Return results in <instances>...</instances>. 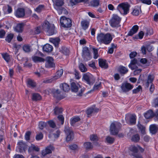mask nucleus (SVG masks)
I'll list each match as a JSON object with an SVG mask.
<instances>
[{
    "label": "nucleus",
    "instance_id": "1",
    "mask_svg": "<svg viewBox=\"0 0 158 158\" xmlns=\"http://www.w3.org/2000/svg\"><path fill=\"white\" fill-rule=\"evenodd\" d=\"M97 39L98 42L100 44H103L106 45H108L110 43L113 38L111 35L109 33L106 34L101 33L97 35Z\"/></svg>",
    "mask_w": 158,
    "mask_h": 158
},
{
    "label": "nucleus",
    "instance_id": "3",
    "mask_svg": "<svg viewBox=\"0 0 158 158\" xmlns=\"http://www.w3.org/2000/svg\"><path fill=\"white\" fill-rule=\"evenodd\" d=\"M121 124L117 122L112 123L110 127V134L113 135H115L118 133L119 129L121 127Z\"/></svg>",
    "mask_w": 158,
    "mask_h": 158
},
{
    "label": "nucleus",
    "instance_id": "49",
    "mask_svg": "<svg viewBox=\"0 0 158 158\" xmlns=\"http://www.w3.org/2000/svg\"><path fill=\"white\" fill-rule=\"evenodd\" d=\"M144 33L143 31H141L139 33L138 35H135L134 38L135 39L139 38L140 39H142Z\"/></svg>",
    "mask_w": 158,
    "mask_h": 158
},
{
    "label": "nucleus",
    "instance_id": "8",
    "mask_svg": "<svg viewBox=\"0 0 158 158\" xmlns=\"http://www.w3.org/2000/svg\"><path fill=\"white\" fill-rule=\"evenodd\" d=\"M71 88L72 91L74 92H77L79 89H80V92L78 94V96H81L82 94L84 91V89L81 88L80 85L78 83L73 82L71 84Z\"/></svg>",
    "mask_w": 158,
    "mask_h": 158
},
{
    "label": "nucleus",
    "instance_id": "56",
    "mask_svg": "<svg viewBox=\"0 0 158 158\" xmlns=\"http://www.w3.org/2000/svg\"><path fill=\"white\" fill-rule=\"evenodd\" d=\"M43 137V134L41 132L37 134L36 136V139L37 140H39L42 139Z\"/></svg>",
    "mask_w": 158,
    "mask_h": 158
},
{
    "label": "nucleus",
    "instance_id": "58",
    "mask_svg": "<svg viewBox=\"0 0 158 158\" xmlns=\"http://www.w3.org/2000/svg\"><path fill=\"white\" fill-rule=\"evenodd\" d=\"M90 139L91 141H96L98 140V138L96 135H90Z\"/></svg>",
    "mask_w": 158,
    "mask_h": 158
},
{
    "label": "nucleus",
    "instance_id": "47",
    "mask_svg": "<svg viewBox=\"0 0 158 158\" xmlns=\"http://www.w3.org/2000/svg\"><path fill=\"white\" fill-rule=\"evenodd\" d=\"M106 142L112 144L113 143L114 141V139L110 136L107 137L106 138Z\"/></svg>",
    "mask_w": 158,
    "mask_h": 158
},
{
    "label": "nucleus",
    "instance_id": "57",
    "mask_svg": "<svg viewBox=\"0 0 158 158\" xmlns=\"http://www.w3.org/2000/svg\"><path fill=\"white\" fill-rule=\"evenodd\" d=\"M152 104L155 107H158V97L153 100Z\"/></svg>",
    "mask_w": 158,
    "mask_h": 158
},
{
    "label": "nucleus",
    "instance_id": "48",
    "mask_svg": "<svg viewBox=\"0 0 158 158\" xmlns=\"http://www.w3.org/2000/svg\"><path fill=\"white\" fill-rule=\"evenodd\" d=\"M14 36V35L12 34H8L6 37V40L8 43L10 42Z\"/></svg>",
    "mask_w": 158,
    "mask_h": 158
},
{
    "label": "nucleus",
    "instance_id": "9",
    "mask_svg": "<svg viewBox=\"0 0 158 158\" xmlns=\"http://www.w3.org/2000/svg\"><path fill=\"white\" fill-rule=\"evenodd\" d=\"M82 56L85 61H88L91 59L92 57L88 48L85 47L83 48Z\"/></svg>",
    "mask_w": 158,
    "mask_h": 158
},
{
    "label": "nucleus",
    "instance_id": "7",
    "mask_svg": "<svg viewBox=\"0 0 158 158\" xmlns=\"http://www.w3.org/2000/svg\"><path fill=\"white\" fill-rule=\"evenodd\" d=\"M67 141L72 140L73 138L74 134L72 130L68 126H66L64 130Z\"/></svg>",
    "mask_w": 158,
    "mask_h": 158
},
{
    "label": "nucleus",
    "instance_id": "27",
    "mask_svg": "<svg viewBox=\"0 0 158 158\" xmlns=\"http://www.w3.org/2000/svg\"><path fill=\"white\" fill-rule=\"evenodd\" d=\"M90 3L91 6L97 7L99 6L101 2L100 0H93L90 2Z\"/></svg>",
    "mask_w": 158,
    "mask_h": 158
},
{
    "label": "nucleus",
    "instance_id": "5",
    "mask_svg": "<svg viewBox=\"0 0 158 158\" xmlns=\"http://www.w3.org/2000/svg\"><path fill=\"white\" fill-rule=\"evenodd\" d=\"M64 0H56L55 1H53L55 4L54 8L57 10L59 14H61L63 11L66 10L65 9L61 7L64 3Z\"/></svg>",
    "mask_w": 158,
    "mask_h": 158
},
{
    "label": "nucleus",
    "instance_id": "43",
    "mask_svg": "<svg viewBox=\"0 0 158 158\" xmlns=\"http://www.w3.org/2000/svg\"><path fill=\"white\" fill-rule=\"evenodd\" d=\"M140 139V137L139 135L136 134L133 135L131 138L132 141L134 142H137L139 141Z\"/></svg>",
    "mask_w": 158,
    "mask_h": 158
},
{
    "label": "nucleus",
    "instance_id": "13",
    "mask_svg": "<svg viewBox=\"0 0 158 158\" xmlns=\"http://www.w3.org/2000/svg\"><path fill=\"white\" fill-rule=\"evenodd\" d=\"M47 61L45 63V66L47 68L53 67L55 64L54 63L53 58L51 57H48L46 59Z\"/></svg>",
    "mask_w": 158,
    "mask_h": 158
},
{
    "label": "nucleus",
    "instance_id": "23",
    "mask_svg": "<svg viewBox=\"0 0 158 158\" xmlns=\"http://www.w3.org/2000/svg\"><path fill=\"white\" fill-rule=\"evenodd\" d=\"M52 24H51L48 21H45L42 24V30L45 32L50 27Z\"/></svg>",
    "mask_w": 158,
    "mask_h": 158
},
{
    "label": "nucleus",
    "instance_id": "55",
    "mask_svg": "<svg viewBox=\"0 0 158 158\" xmlns=\"http://www.w3.org/2000/svg\"><path fill=\"white\" fill-rule=\"evenodd\" d=\"M62 53L66 55H68L69 52V49L65 47H64L62 48Z\"/></svg>",
    "mask_w": 158,
    "mask_h": 158
},
{
    "label": "nucleus",
    "instance_id": "10",
    "mask_svg": "<svg viewBox=\"0 0 158 158\" xmlns=\"http://www.w3.org/2000/svg\"><path fill=\"white\" fill-rule=\"evenodd\" d=\"M83 78L89 85L92 84L94 81V78L93 76L90 73H88L84 74Z\"/></svg>",
    "mask_w": 158,
    "mask_h": 158
},
{
    "label": "nucleus",
    "instance_id": "14",
    "mask_svg": "<svg viewBox=\"0 0 158 158\" xmlns=\"http://www.w3.org/2000/svg\"><path fill=\"white\" fill-rule=\"evenodd\" d=\"M47 34L48 35H52L57 32L56 30L55 29L54 25L52 24L50 27L45 31Z\"/></svg>",
    "mask_w": 158,
    "mask_h": 158
},
{
    "label": "nucleus",
    "instance_id": "25",
    "mask_svg": "<svg viewBox=\"0 0 158 158\" xmlns=\"http://www.w3.org/2000/svg\"><path fill=\"white\" fill-rule=\"evenodd\" d=\"M40 148H39L33 144H31V145L29 147L28 149V151L30 153H31L34 151L38 152Z\"/></svg>",
    "mask_w": 158,
    "mask_h": 158
},
{
    "label": "nucleus",
    "instance_id": "6",
    "mask_svg": "<svg viewBox=\"0 0 158 158\" xmlns=\"http://www.w3.org/2000/svg\"><path fill=\"white\" fill-rule=\"evenodd\" d=\"M121 20V18L118 15L116 14L113 15L110 22L111 26L112 27H118L119 26V24Z\"/></svg>",
    "mask_w": 158,
    "mask_h": 158
},
{
    "label": "nucleus",
    "instance_id": "53",
    "mask_svg": "<svg viewBox=\"0 0 158 158\" xmlns=\"http://www.w3.org/2000/svg\"><path fill=\"white\" fill-rule=\"evenodd\" d=\"M46 123L44 122H40L39 123V127L41 130H42L46 127Z\"/></svg>",
    "mask_w": 158,
    "mask_h": 158
},
{
    "label": "nucleus",
    "instance_id": "51",
    "mask_svg": "<svg viewBox=\"0 0 158 158\" xmlns=\"http://www.w3.org/2000/svg\"><path fill=\"white\" fill-rule=\"evenodd\" d=\"M18 144V145L19 148L20 149L19 151L21 152L20 150H22L24 148V147L25 145V143H23L22 141H21L19 142Z\"/></svg>",
    "mask_w": 158,
    "mask_h": 158
},
{
    "label": "nucleus",
    "instance_id": "28",
    "mask_svg": "<svg viewBox=\"0 0 158 158\" xmlns=\"http://www.w3.org/2000/svg\"><path fill=\"white\" fill-rule=\"evenodd\" d=\"M31 58L33 61L35 62H44L45 61V60L44 58L37 56H32Z\"/></svg>",
    "mask_w": 158,
    "mask_h": 158
},
{
    "label": "nucleus",
    "instance_id": "41",
    "mask_svg": "<svg viewBox=\"0 0 158 158\" xmlns=\"http://www.w3.org/2000/svg\"><path fill=\"white\" fill-rule=\"evenodd\" d=\"M137 127L140 130L142 134H144L145 133V127L141 125L140 123H139L137 125Z\"/></svg>",
    "mask_w": 158,
    "mask_h": 158
},
{
    "label": "nucleus",
    "instance_id": "16",
    "mask_svg": "<svg viewBox=\"0 0 158 158\" xmlns=\"http://www.w3.org/2000/svg\"><path fill=\"white\" fill-rule=\"evenodd\" d=\"M138 62L139 60L135 58H134L131 61L130 64L128 65L129 67L132 70L135 69V67L136 66V64H138Z\"/></svg>",
    "mask_w": 158,
    "mask_h": 158
},
{
    "label": "nucleus",
    "instance_id": "38",
    "mask_svg": "<svg viewBox=\"0 0 158 158\" xmlns=\"http://www.w3.org/2000/svg\"><path fill=\"white\" fill-rule=\"evenodd\" d=\"M130 123L131 124H135L136 123V116L135 115H132L129 117Z\"/></svg>",
    "mask_w": 158,
    "mask_h": 158
},
{
    "label": "nucleus",
    "instance_id": "42",
    "mask_svg": "<svg viewBox=\"0 0 158 158\" xmlns=\"http://www.w3.org/2000/svg\"><path fill=\"white\" fill-rule=\"evenodd\" d=\"M54 113L55 115L61 113L63 111L62 109L61 108H59L58 107L55 108L54 110Z\"/></svg>",
    "mask_w": 158,
    "mask_h": 158
},
{
    "label": "nucleus",
    "instance_id": "15",
    "mask_svg": "<svg viewBox=\"0 0 158 158\" xmlns=\"http://www.w3.org/2000/svg\"><path fill=\"white\" fill-rule=\"evenodd\" d=\"M15 16L19 18L23 17L25 15V10L24 9L19 8L15 13Z\"/></svg>",
    "mask_w": 158,
    "mask_h": 158
},
{
    "label": "nucleus",
    "instance_id": "35",
    "mask_svg": "<svg viewBox=\"0 0 158 158\" xmlns=\"http://www.w3.org/2000/svg\"><path fill=\"white\" fill-rule=\"evenodd\" d=\"M23 49L25 52L28 53L31 51V48L29 45L25 44L23 46Z\"/></svg>",
    "mask_w": 158,
    "mask_h": 158
},
{
    "label": "nucleus",
    "instance_id": "21",
    "mask_svg": "<svg viewBox=\"0 0 158 158\" xmlns=\"http://www.w3.org/2000/svg\"><path fill=\"white\" fill-rule=\"evenodd\" d=\"M89 24V22L86 20L82 21L81 23V25L82 28L84 30L87 29Z\"/></svg>",
    "mask_w": 158,
    "mask_h": 158
},
{
    "label": "nucleus",
    "instance_id": "12",
    "mask_svg": "<svg viewBox=\"0 0 158 158\" xmlns=\"http://www.w3.org/2000/svg\"><path fill=\"white\" fill-rule=\"evenodd\" d=\"M54 149V148L53 146H48L42 151V155L43 156H44L47 154L51 153L52 151H53Z\"/></svg>",
    "mask_w": 158,
    "mask_h": 158
},
{
    "label": "nucleus",
    "instance_id": "59",
    "mask_svg": "<svg viewBox=\"0 0 158 158\" xmlns=\"http://www.w3.org/2000/svg\"><path fill=\"white\" fill-rule=\"evenodd\" d=\"M31 134V132L30 131H28L26 132L25 135V138L26 140H30Z\"/></svg>",
    "mask_w": 158,
    "mask_h": 158
},
{
    "label": "nucleus",
    "instance_id": "2",
    "mask_svg": "<svg viewBox=\"0 0 158 158\" xmlns=\"http://www.w3.org/2000/svg\"><path fill=\"white\" fill-rule=\"evenodd\" d=\"M130 5L127 3H122L119 4L118 9L121 14L127 15L129 12Z\"/></svg>",
    "mask_w": 158,
    "mask_h": 158
},
{
    "label": "nucleus",
    "instance_id": "46",
    "mask_svg": "<svg viewBox=\"0 0 158 158\" xmlns=\"http://www.w3.org/2000/svg\"><path fill=\"white\" fill-rule=\"evenodd\" d=\"M139 10H141L140 8H135L132 12V14L134 15L138 16L140 13Z\"/></svg>",
    "mask_w": 158,
    "mask_h": 158
},
{
    "label": "nucleus",
    "instance_id": "40",
    "mask_svg": "<svg viewBox=\"0 0 158 158\" xmlns=\"http://www.w3.org/2000/svg\"><path fill=\"white\" fill-rule=\"evenodd\" d=\"M79 67L80 70L82 72H85L87 71L86 67L83 63H80Z\"/></svg>",
    "mask_w": 158,
    "mask_h": 158
},
{
    "label": "nucleus",
    "instance_id": "45",
    "mask_svg": "<svg viewBox=\"0 0 158 158\" xmlns=\"http://www.w3.org/2000/svg\"><path fill=\"white\" fill-rule=\"evenodd\" d=\"M44 9V6L43 5H40L37 7L35 10L37 12L39 13L41 12Z\"/></svg>",
    "mask_w": 158,
    "mask_h": 158
},
{
    "label": "nucleus",
    "instance_id": "50",
    "mask_svg": "<svg viewBox=\"0 0 158 158\" xmlns=\"http://www.w3.org/2000/svg\"><path fill=\"white\" fill-rule=\"evenodd\" d=\"M48 123L49 126L52 128H55L56 127V125L55 122L52 120H51L48 121Z\"/></svg>",
    "mask_w": 158,
    "mask_h": 158
},
{
    "label": "nucleus",
    "instance_id": "44",
    "mask_svg": "<svg viewBox=\"0 0 158 158\" xmlns=\"http://www.w3.org/2000/svg\"><path fill=\"white\" fill-rule=\"evenodd\" d=\"M3 10L4 11L7 10L8 13H11L12 11L11 7L9 5H7L6 6H4L3 8Z\"/></svg>",
    "mask_w": 158,
    "mask_h": 158
},
{
    "label": "nucleus",
    "instance_id": "54",
    "mask_svg": "<svg viewBox=\"0 0 158 158\" xmlns=\"http://www.w3.org/2000/svg\"><path fill=\"white\" fill-rule=\"evenodd\" d=\"M101 83L99 82L98 84H95L93 87V90H96L99 89L101 88Z\"/></svg>",
    "mask_w": 158,
    "mask_h": 158
},
{
    "label": "nucleus",
    "instance_id": "31",
    "mask_svg": "<svg viewBox=\"0 0 158 158\" xmlns=\"http://www.w3.org/2000/svg\"><path fill=\"white\" fill-rule=\"evenodd\" d=\"M128 71V69L125 67L121 66L119 68L118 72L121 74H125Z\"/></svg>",
    "mask_w": 158,
    "mask_h": 158
},
{
    "label": "nucleus",
    "instance_id": "39",
    "mask_svg": "<svg viewBox=\"0 0 158 158\" xmlns=\"http://www.w3.org/2000/svg\"><path fill=\"white\" fill-rule=\"evenodd\" d=\"M63 69H60L57 71L56 73V75L53 77L54 79H56L60 78L62 75L63 73Z\"/></svg>",
    "mask_w": 158,
    "mask_h": 158
},
{
    "label": "nucleus",
    "instance_id": "32",
    "mask_svg": "<svg viewBox=\"0 0 158 158\" xmlns=\"http://www.w3.org/2000/svg\"><path fill=\"white\" fill-rule=\"evenodd\" d=\"M50 41L52 43L55 47H57L60 41V40L58 38H51L50 39Z\"/></svg>",
    "mask_w": 158,
    "mask_h": 158
},
{
    "label": "nucleus",
    "instance_id": "36",
    "mask_svg": "<svg viewBox=\"0 0 158 158\" xmlns=\"http://www.w3.org/2000/svg\"><path fill=\"white\" fill-rule=\"evenodd\" d=\"M41 98L40 95L38 93H34L32 94V99L33 101L40 100Z\"/></svg>",
    "mask_w": 158,
    "mask_h": 158
},
{
    "label": "nucleus",
    "instance_id": "22",
    "mask_svg": "<svg viewBox=\"0 0 158 158\" xmlns=\"http://www.w3.org/2000/svg\"><path fill=\"white\" fill-rule=\"evenodd\" d=\"M52 46L49 44H46L43 48V50L47 52H51L53 50Z\"/></svg>",
    "mask_w": 158,
    "mask_h": 158
},
{
    "label": "nucleus",
    "instance_id": "64",
    "mask_svg": "<svg viewBox=\"0 0 158 158\" xmlns=\"http://www.w3.org/2000/svg\"><path fill=\"white\" fill-rule=\"evenodd\" d=\"M146 34L148 35H152L153 34V31L151 28H148L146 29Z\"/></svg>",
    "mask_w": 158,
    "mask_h": 158
},
{
    "label": "nucleus",
    "instance_id": "60",
    "mask_svg": "<svg viewBox=\"0 0 158 158\" xmlns=\"http://www.w3.org/2000/svg\"><path fill=\"white\" fill-rule=\"evenodd\" d=\"M58 119L61 121V124L63 125L64 122V118L62 115H60L57 117Z\"/></svg>",
    "mask_w": 158,
    "mask_h": 158
},
{
    "label": "nucleus",
    "instance_id": "20",
    "mask_svg": "<svg viewBox=\"0 0 158 158\" xmlns=\"http://www.w3.org/2000/svg\"><path fill=\"white\" fill-rule=\"evenodd\" d=\"M99 64L100 67L102 68L106 69L108 68V64L106 63V61L102 59L99 60Z\"/></svg>",
    "mask_w": 158,
    "mask_h": 158
},
{
    "label": "nucleus",
    "instance_id": "61",
    "mask_svg": "<svg viewBox=\"0 0 158 158\" xmlns=\"http://www.w3.org/2000/svg\"><path fill=\"white\" fill-rule=\"evenodd\" d=\"M94 51V59H97L98 56V51L97 49L94 48H93Z\"/></svg>",
    "mask_w": 158,
    "mask_h": 158
},
{
    "label": "nucleus",
    "instance_id": "19",
    "mask_svg": "<svg viewBox=\"0 0 158 158\" xmlns=\"http://www.w3.org/2000/svg\"><path fill=\"white\" fill-rule=\"evenodd\" d=\"M155 78V75L153 74H149L147 77L146 84L148 86L150 84L152 83Z\"/></svg>",
    "mask_w": 158,
    "mask_h": 158
},
{
    "label": "nucleus",
    "instance_id": "4",
    "mask_svg": "<svg viewBox=\"0 0 158 158\" xmlns=\"http://www.w3.org/2000/svg\"><path fill=\"white\" fill-rule=\"evenodd\" d=\"M60 22L61 26L64 28L70 27L72 25L71 19L64 16H63L60 18Z\"/></svg>",
    "mask_w": 158,
    "mask_h": 158
},
{
    "label": "nucleus",
    "instance_id": "34",
    "mask_svg": "<svg viewBox=\"0 0 158 158\" xmlns=\"http://www.w3.org/2000/svg\"><path fill=\"white\" fill-rule=\"evenodd\" d=\"M27 86L30 87L34 88L36 86V83L31 79H28L27 80Z\"/></svg>",
    "mask_w": 158,
    "mask_h": 158
},
{
    "label": "nucleus",
    "instance_id": "63",
    "mask_svg": "<svg viewBox=\"0 0 158 158\" xmlns=\"http://www.w3.org/2000/svg\"><path fill=\"white\" fill-rule=\"evenodd\" d=\"M69 147L70 149L72 150H77L78 148L77 146L75 144L69 145Z\"/></svg>",
    "mask_w": 158,
    "mask_h": 158
},
{
    "label": "nucleus",
    "instance_id": "52",
    "mask_svg": "<svg viewBox=\"0 0 158 158\" xmlns=\"http://www.w3.org/2000/svg\"><path fill=\"white\" fill-rule=\"evenodd\" d=\"M142 88L140 85H139L136 88L133 90L132 92L133 94H137L142 90Z\"/></svg>",
    "mask_w": 158,
    "mask_h": 158
},
{
    "label": "nucleus",
    "instance_id": "11",
    "mask_svg": "<svg viewBox=\"0 0 158 158\" xmlns=\"http://www.w3.org/2000/svg\"><path fill=\"white\" fill-rule=\"evenodd\" d=\"M134 86L129 83H123L121 88L124 92H127L133 88Z\"/></svg>",
    "mask_w": 158,
    "mask_h": 158
},
{
    "label": "nucleus",
    "instance_id": "18",
    "mask_svg": "<svg viewBox=\"0 0 158 158\" xmlns=\"http://www.w3.org/2000/svg\"><path fill=\"white\" fill-rule=\"evenodd\" d=\"M24 24L23 23L18 24L15 28V31L18 32H21L23 31Z\"/></svg>",
    "mask_w": 158,
    "mask_h": 158
},
{
    "label": "nucleus",
    "instance_id": "17",
    "mask_svg": "<svg viewBox=\"0 0 158 158\" xmlns=\"http://www.w3.org/2000/svg\"><path fill=\"white\" fill-rule=\"evenodd\" d=\"M138 29L139 27L137 25L134 26L128 32L127 35L129 36H132L137 32Z\"/></svg>",
    "mask_w": 158,
    "mask_h": 158
},
{
    "label": "nucleus",
    "instance_id": "33",
    "mask_svg": "<svg viewBox=\"0 0 158 158\" xmlns=\"http://www.w3.org/2000/svg\"><path fill=\"white\" fill-rule=\"evenodd\" d=\"M157 130V127L154 124L151 125L150 126V132L152 134L156 133Z\"/></svg>",
    "mask_w": 158,
    "mask_h": 158
},
{
    "label": "nucleus",
    "instance_id": "24",
    "mask_svg": "<svg viewBox=\"0 0 158 158\" xmlns=\"http://www.w3.org/2000/svg\"><path fill=\"white\" fill-rule=\"evenodd\" d=\"M144 117L147 119H149L154 116V113L152 110H148L144 114Z\"/></svg>",
    "mask_w": 158,
    "mask_h": 158
},
{
    "label": "nucleus",
    "instance_id": "26",
    "mask_svg": "<svg viewBox=\"0 0 158 158\" xmlns=\"http://www.w3.org/2000/svg\"><path fill=\"white\" fill-rule=\"evenodd\" d=\"M1 55L2 58L7 63H8L10 61L12 57L11 56L6 53H2Z\"/></svg>",
    "mask_w": 158,
    "mask_h": 158
},
{
    "label": "nucleus",
    "instance_id": "30",
    "mask_svg": "<svg viewBox=\"0 0 158 158\" xmlns=\"http://www.w3.org/2000/svg\"><path fill=\"white\" fill-rule=\"evenodd\" d=\"M80 120V118L79 117L77 116H74L71 118L70 120V124L71 125L73 126L76 123L79 121Z\"/></svg>",
    "mask_w": 158,
    "mask_h": 158
},
{
    "label": "nucleus",
    "instance_id": "62",
    "mask_svg": "<svg viewBox=\"0 0 158 158\" xmlns=\"http://www.w3.org/2000/svg\"><path fill=\"white\" fill-rule=\"evenodd\" d=\"M130 149L131 151L134 152H137L138 151L137 148L134 146L132 145L131 146Z\"/></svg>",
    "mask_w": 158,
    "mask_h": 158
},
{
    "label": "nucleus",
    "instance_id": "37",
    "mask_svg": "<svg viewBox=\"0 0 158 158\" xmlns=\"http://www.w3.org/2000/svg\"><path fill=\"white\" fill-rule=\"evenodd\" d=\"M84 148L87 150L91 149L93 148V146L90 142H85L84 144Z\"/></svg>",
    "mask_w": 158,
    "mask_h": 158
},
{
    "label": "nucleus",
    "instance_id": "29",
    "mask_svg": "<svg viewBox=\"0 0 158 158\" xmlns=\"http://www.w3.org/2000/svg\"><path fill=\"white\" fill-rule=\"evenodd\" d=\"M60 87L65 92H67L70 90L69 85L66 83H64L60 85Z\"/></svg>",
    "mask_w": 158,
    "mask_h": 158
}]
</instances>
